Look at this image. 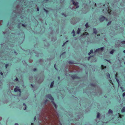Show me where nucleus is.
I'll return each instance as SVG.
<instances>
[{"instance_id": "f257e3e1", "label": "nucleus", "mask_w": 125, "mask_h": 125, "mask_svg": "<svg viewBox=\"0 0 125 125\" xmlns=\"http://www.w3.org/2000/svg\"><path fill=\"white\" fill-rule=\"evenodd\" d=\"M46 97L49 98L50 100H51V102H53V101L54 99L53 98L52 96L50 94H48L46 95Z\"/></svg>"}, {"instance_id": "f03ea898", "label": "nucleus", "mask_w": 125, "mask_h": 125, "mask_svg": "<svg viewBox=\"0 0 125 125\" xmlns=\"http://www.w3.org/2000/svg\"><path fill=\"white\" fill-rule=\"evenodd\" d=\"M99 20L101 22H102L105 20L106 21H107L108 20L105 17L102 15L101 16V17L99 18Z\"/></svg>"}, {"instance_id": "7ed1b4c3", "label": "nucleus", "mask_w": 125, "mask_h": 125, "mask_svg": "<svg viewBox=\"0 0 125 125\" xmlns=\"http://www.w3.org/2000/svg\"><path fill=\"white\" fill-rule=\"evenodd\" d=\"M71 76L73 79V80L79 78V77L77 76L76 74L74 75H72Z\"/></svg>"}, {"instance_id": "20e7f679", "label": "nucleus", "mask_w": 125, "mask_h": 125, "mask_svg": "<svg viewBox=\"0 0 125 125\" xmlns=\"http://www.w3.org/2000/svg\"><path fill=\"white\" fill-rule=\"evenodd\" d=\"M108 6L107 7V10L108 12V13L109 14H111V9H109V4H108Z\"/></svg>"}, {"instance_id": "39448f33", "label": "nucleus", "mask_w": 125, "mask_h": 125, "mask_svg": "<svg viewBox=\"0 0 125 125\" xmlns=\"http://www.w3.org/2000/svg\"><path fill=\"white\" fill-rule=\"evenodd\" d=\"M78 2H74L73 3V4L76 7V8H77L79 7V6L78 5Z\"/></svg>"}, {"instance_id": "423d86ee", "label": "nucleus", "mask_w": 125, "mask_h": 125, "mask_svg": "<svg viewBox=\"0 0 125 125\" xmlns=\"http://www.w3.org/2000/svg\"><path fill=\"white\" fill-rule=\"evenodd\" d=\"M115 75V78L116 79V80L117 82L119 84V81L118 79V78L117 77V73H116V75Z\"/></svg>"}, {"instance_id": "0eeeda50", "label": "nucleus", "mask_w": 125, "mask_h": 125, "mask_svg": "<svg viewBox=\"0 0 125 125\" xmlns=\"http://www.w3.org/2000/svg\"><path fill=\"white\" fill-rule=\"evenodd\" d=\"M93 32L96 34H97V31L96 28L93 29Z\"/></svg>"}, {"instance_id": "6e6552de", "label": "nucleus", "mask_w": 125, "mask_h": 125, "mask_svg": "<svg viewBox=\"0 0 125 125\" xmlns=\"http://www.w3.org/2000/svg\"><path fill=\"white\" fill-rule=\"evenodd\" d=\"M105 75L107 77V78H110V75L109 74L107 73H106L105 74Z\"/></svg>"}, {"instance_id": "1a4fd4ad", "label": "nucleus", "mask_w": 125, "mask_h": 125, "mask_svg": "<svg viewBox=\"0 0 125 125\" xmlns=\"http://www.w3.org/2000/svg\"><path fill=\"white\" fill-rule=\"evenodd\" d=\"M89 34L87 32H85L84 33H83L81 35V36H83L84 35H88Z\"/></svg>"}, {"instance_id": "9d476101", "label": "nucleus", "mask_w": 125, "mask_h": 125, "mask_svg": "<svg viewBox=\"0 0 125 125\" xmlns=\"http://www.w3.org/2000/svg\"><path fill=\"white\" fill-rule=\"evenodd\" d=\"M54 83V81H53L52 82H51V83L50 86V87L51 88H52V87Z\"/></svg>"}, {"instance_id": "9b49d317", "label": "nucleus", "mask_w": 125, "mask_h": 125, "mask_svg": "<svg viewBox=\"0 0 125 125\" xmlns=\"http://www.w3.org/2000/svg\"><path fill=\"white\" fill-rule=\"evenodd\" d=\"M121 112L122 113L125 112V107H123L122 109Z\"/></svg>"}, {"instance_id": "f8f14e48", "label": "nucleus", "mask_w": 125, "mask_h": 125, "mask_svg": "<svg viewBox=\"0 0 125 125\" xmlns=\"http://www.w3.org/2000/svg\"><path fill=\"white\" fill-rule=\"evenodd\" d=\"M81 31L80 29L79 28H78L77 30V33L78 34H79Z\"/></svg>"}, {"instance_id": "ddd939ff", "label": "nucleus", "mask_w": 125, "mask_h": 125, "mask_svg": "<svg viewBox=\"0 0 125 125\" xmlns=\"http://www.w3.org/2000/svg\"><path fill=\"white\" fill-rule=\"evenodd\" d=\"M115 50L114 49H112L111 50L110 52V53L111 54H113V53L114 52Z\"/></svg>"}, {"instance_id": "4468645a", "label": "nucleus", "mask_w": 125, "mask_h": 125, "mask_svg": "<svg viewBox=\"0 0 125 125\" xmlns=\"http://www.w3.org/2000/svg\"><path fill=\"white\" fill-rule=\"evenodd\" d=\"M101 66L102 70H104V69H106V66H104L103 65H102Z\"/></svg>"}, {"instance_id": "2eb2a0df", "label": "nucleus", "mask_w": 125, "mask_h": 125, "mask_svg": "<svg viewBox=\"0 0 125 125\" xmlns=\"http://www.w3.org/2000/svg\"><path fill=\"white\" fill-rule=\"evenodd\" d=\"M104 48L103 47H102L101 48H99V49H99V51L102 52Z\"/></svg>"}, {"instance_id": "dca6fc26", "label": "nucleus", "mask_w": 125, "mask_h": 125, "mask_svg": "<svg viewBox=\"0 0 125 125\" xmlns=\"http://www.w3.org/2000/svg\"><path fill=\"white\" fill-rule=\"evenodd\" d=\"M18 87L17 86H16V87L14 89V91L15 92H16L18 91Z\"/></svg>"}, {"instance_id": "f3484780", "label": "nucleus", "mask_w": 125, "mask_h": 125, "mask_svg": "<svg viewBox=\"0 0 125 125\" xmlns=\"http://www.w3.org/2000/svg\"><path fill=\"white\" fill-rule=\"evenodd\" d=\"M52 102L55 108H57V105L55 104V103L54 101H53V102Z\"/></svg>"}, {"instance_id": "a211bd4d", "label": "nucleus", "mask_w": 125, "mask_h": 125, "mask_svg": "<svg viewBox=\"0 0 125 125\" xmlns=\"http://www.w3.org/2000/svg\"><path fill=\"white\" fill-rule=\"evenodd\" d=\"M19 87H18V91L19 92H20V93L19 94V96H21V89L19 88Z\"/></svg>"}, {"instance_id": "6ab92c4d", "label": "nucleus", "mask_w": 125, "mask_h": 125, "mask_svg": "<svg viewBox=\"0 0 125 125\" xmlns=\"http://www.w3.org/2000/svg\"><path fill=\"white\" fill-rule=\"evenodd\" d=\"M113 113L111 109H109L108 110V113L109 114H112Z\"/></svg>"}, {"instance_id": "aec40b11", "label": "nucleus", "mask_w": 125, "mask_h": 125, "mask_svg": "<svg viewBox=\"0 0 125 125\" xmlns=\"http://www.w3.org/2000/svg\"><path fill=\"white\" fill-rule=\"evenodd\" d=\"M100 115V113H98L97 114V118H99Z\"/></svg>"}, {"instance_id": "412c9836", "label": "nucleus", "mask_w": 125, "mask_h": 125, "mask_svg": "<svg viewBox=\"0 0 125 125\" xmlns=\"http://www.w3.org/2000/svg\"><path fill=\"white\" fill-rule=\"evenodd\" d=\"M118 115H119V117L120 118H121L122 117L124 116L123 115L120 114L119 113H118Z\"/></svg>"}, {"instance_id": "4be33fe9", "label": "nucleus", "mask_w": 125, "mask_h": 125, "mask_svg": "<svg viewBox=\"0 0 125 125\" xmlns=\"http://www.w3.org/2000/svg\"><path fill=\"white\" fill-rule=\"evenodd\" d=\"M85 26L86 28H88L89 27V25L87 23L85 25Z\"/></svg>"}, {"instance_id": "5701e85b", "label": "nucleus", "mask_w": 125, "mask_h": 125, "mask_svg": "<svg viewBox=\"0 0 125 125\" xmlns=\"http://www.w3.org/2000/svg\"><path fill=\"white\" fill-rule=\"evenodd\" d=\"M99 49H99V48L96 49L95 51V52H99V51H100L99 50Z\"/></svg>"}, {"instance_id": "b1692460", "label": "nucleus", "mask_w": 125, "mask_h": 125, "mask_svg": "<svg viewBox=\"0 0 125 125\" xmlns=\"http://www.w3.org/2000/svg\"><path fill=\"white\" fill-rule=\"evenodd\" d=\"M68 63L69 64H73L74 63L73 62H72L71 61H69L68 62Z\"/></svg>"}, {"instance_id": "393cba45", "label": "nucleus", "mask_w": 125, "mask_h": 125, "mask_svg": "<svg viewBox=\"0 0 125 125\" xmlns=\"http://www.w3.org/2000/svg\"><path fill=\"white\" fill-rule=\"evenodd\" d=\"M112 21H109L107 24V26H108L110 25Z\"/></svg>"}, {"instance_id": "a878e982", "label": "nucleus", "mask_w": 125, "mask_h": 125, "mask_svg": "<svg viewBox=\"0 0 125 125\" xmlns=\"http://www.w3.org/2000/svg\"><path fill=\"white\" fill-rule=\"evenodd\" d=\"M9 64H7L5 65V68H7L8 67V66H9Z\"/></svg>"}, {"instance_id": "bb28decb", "label": "nucleus", "mask_w": 125, "mask_h": 125, "mask_svg": "<svg viewBox=\"0 0 125 125\" xmlns=\"http://www.w3.org/2000/svg\"><path fill=\"white\" fill-rule=\"evenodd\" d=\"M94 56V55H92L91 56H89V57H88V60H89V59H90L92 57H93Z\"/></svg>"}, {"instance_id": "cd10ccee", "label": "nucleus", "mask_w": 125, "mask_h": 125, "mask_svg": "<svg viewBox=\"0 0 125 125\" xmlns=\"http://www.w3.org/2000/svg\"><path fill=\"white\" fill-rule=\"evenodd\" d=\"M109 82H110V83L111 84H112L113 85V84L112 82V81L111 80H110V79L109 80Z\"/></svg>"}, {"instance_id": "c85d7f7f", "label": "nucleus", "mask_w": 125, "mask_h": 125, "mask_svg": "<svg viewBox=\"0 0 125 125\" xmlns=\"http://www.w3.org/2000/svg\"><path fill=\"white\" fill-rule=\"evenodd\" d=\"M22 26L24 27H25L26 26V25H25L24 24H22Z\"/></svg>"}, {"instance_id": "c756f323", "label": "nucleus", "mask_w": 125, "mask_h": 125, "mask_svg": "<svg viewBox=\"0 0 125 125\" xmlns=\"http://www.w3.org/2000/svg\"><path fill=\"white\" fill-rule=\"evenodd\" d=\"M23 105L24 106H26V107L24 109V110H25L26 109V105L25 104V103H23Z\"/></svg>"}, {"instance_id": "7c9ffc66", "label": "nucleus", "mask_w": 125, "mask_h": 125, "mask_svg": "<svg viewBox=\"0 0 125 125\" xmlns=\"http://www.w3.org/2000/svg\"><path fill=\"white\" fill-rule=\"evenodd\" d=\"M121 43L123 44H125V41L121 42Z\"/></svg>"}, {"instance_id": "2f4dec72", "label": "nucleus", "mask_w": 125, "mask_h": 125, "mask_svg": "<svg viewBox=\"0 0 125 125\" xmlns=\"http://www.w3.org/2000/svg\"><path fill=\"white\" fill-rule=\"evenodd\" d=\"M91 53H93V51L92 50H90V52Z\"/></svg>"}, {"instance_id": "473e14b6", "label": "nucleus", "mask_w": 125, "mask_h": 125, "mask_svg": "<svg viewBox=\"0 0 125 125\" xmlns=\"http://www.w3.org/2000/svg\"><path fill=\"white\" fill-rule=\"evenodd\" d=\"M37 69H36V68H34L33 69V71H37Z\"/></svg>"}, {"instance_id": "72a5a7b5", "label": "nucleus", "mask_w": 125, "mask_h": 125, "mask_svg": "<svg viewBox=\"0 0 125 125\" xmlns=\"http://www.w3.org/2000/svg\"><path fill=\"white\" fill-rule=\"evenodd\" d=\"M56 64H55L54 65V68L55 69L57 70V69L56 68L55 66H56Z\"/></svg>"}, {"instance_id": "f704fd0d", "label": "nucleus", "mask_w": 125, "mask_h": 125, "mask_svg": "<svg viewBox=\"0 0 125 125\" xmlns=\"http://www.w3.org/2000/svg\"><path fill=\"white\" fill-rule=\"evenodd\" d=\"M48 101V100L47 99H46L45 100V103H46Z\"/></svg>"}, {"instance_id": "c9c22d12", "label": "nucleus", "mask_w": 125, "mask_h": 125, "mask_svg": "<svg viewBox=\"0 0 125 125\" xmlns=\"http://www.w3.org/2000/svg\"><path fill=\"white\" fill-rule=\"evenodd\" d=\"M122 95H123V97L125 96V92L123 93V94Z\"/></svg>"}, {"instance_id": "e433bc0d", "label": "nucleus", "mask_w": 125, "mask_h": 125, "mask_svg": "<svg viewBox=\"0 0 125 125\" xmlns=\"http://www.w3.org/2000/svg\"><path fill=\"white\" fill-rule=\"evenodd\" d=\"M15 80L17 81H18L19 80L18 79L17 77L16 78Z\"/></svg>"}, {"instance_id": "4c0bfd02", "label": "nucleus", "mask_w": 125, "mask_h": 125, "mask_svg": "<svg viewBox=\"0 0 125 125\" xmlns=\"http://www.w3.org/2000/svg\"><path fill=\"white\" fill-rule=\"evenodd\" d=\"M75 33V32L74 31V30H73V31H72V33Z\"/></svg>"}, {"instance_id": "58836bf2", "label": "nucleus", "mask_w": 125, "mask_h": 125, "mask_svg": "<svg viewBox=\"0 0 125 125\" xmlns=\"http://www.w3.org/2000/svg\"><path fill=\"white\" fill-rule=\"evenodd\" d=\"M36 118V116H35L34 117V121H35Z\"/></svg>"}, {"instance_id": "ea45409f", "label": "nucleus", "mask_w": 125, "mask_h": 125, "mask_svg": "<svg viewBox=\"0 0 125 125\" xmlns=\"http://www.w3.org/2000/svg\"><path fill=\"white\" fill-rule=\"evenodd\" d=\"M73 36L74 37L75 36V33H73Z\"/></svg>"}, {"instance_id": "a19ab883", "label": "nucleus", "mask_w": 125, "mask_h": 125, "mask_svg": "<svg viewBox=\"0 0 125 125\" xmlns=\"http://www.w3.org/2000/svg\"><path fill=\"white\" fill-rule=\"evenodd\" d=\"M37 11H39V8L38 7L37 9Z\"/></svg>"}, {"instance_id": "79ce46f5", "label": "nucleus", "mask_w": 125, "mask_h": 125, "mask_svg": "<svg viewBox=\"0 0 125 125\" xmlns=\"http://www.w3.org/2000/svg\"><path fill=\"white\" fill-rule=\"evenodd\" d=\"M0 74L2 76L3 75V73L1 72H0Z\"/></svg>"}, {"instance_id": "37998d69", "label": "nucleus", "mask_w": 125, "mask_h": 125, "mask_svg": "<svg viewBox=\"0 0 125 125\" xmlns=\"http://www.w3.org/2000/svg\"><path fill=\"white\" fill-rule=\"evenodd\" d=\"M45 12H46V13H48V11L47 10H46V11H45Z\"/></svg>"}, {"instance_id": "c03bdc74", "label": "nucleus", "mask_w": 125, "mask_h": 125, "mask_svg": "<svg viewBox=\"0 0 125 125\" xmlns=\"http://www.w3.org/2000/svg\"><path fill=\"white\" fill-rule=\"evenodd\" d=\"M71 1L73 2V3L74 2V0H71Z\"/></svg>"}, {"instance_id": "a18cd8bd", "label": "nucleus", "mask_w": 125, "mask_h": 125, "mask_svg": "<svg viewBox=\"0 0 125 125\" xmlns=\"http://www.w3.org/2000/svg\"><path fill=\"white\" fill-rule=\"evenodd\" d=\"M91 54V53L90 52H89L88 54L89 55H90Z\"/></svg>"}, {"instance_id": "49530a36", "label": "nucleus", "mask_w": 125, "mask_h": 125, "mask_svg": "<svg viewBox=\"0 0 125 125\" xmlns=\"http://www.w3.org/2000/svg\"><path fill=\"white\" fill-rule=\"evenodd\" d=\"M66 42H65L62 45V46H63L65 44Z\"/></svg>"}, {"instance_id": "de8ad7c7", "label": "nucleus", "mask_w": 125, "mask_h": 125, "mask_svg": "<svg viewBox=\"0 0 125 125\" xmlns=\"http://www.w3.org/2000/svg\"><path fill=\"white\" fill-rule=\"evenodd\" d=\"M15 125H18V123H15Z\"/></svg>"}, {"instance_id": "09e8293b", "label": "nucleus", "mask_w": 125, "mask_h": 125, "mask_svg": "<svg viewBox=\"0 0 125 125\" xmlns=\"http://www.w3.org/2000/svg\"><path fill=\"white\" fill-rule=\"evenodd\" d=\"M91 86H94V84H91Z\"/></svg>"}, {"instance_id": "8fccbe9b", "label": "nucleus", "mask_w": 125, "mask_h": 125, "mask_svg": "<svg viewBox=\"0 0 125 125\" xmlns=\"http://www.w3.org/2000/svg\"><path fill=\"white\" fill-rule=\"evenodd\" d=\"M49 0H44V1H48Z\"/></svg>"}, {"instance_id": "3c124183", "label": "nucleus", "mask_w": 125, "mask_h": 125, "mask_svg": "<svg viewBox=\"0 0 125 125\" xmlns=\"http://www.w3.org/2000/svg\"><path fill=\"white\" fill-rule=\"evenodd\" d=\"M123 52L124 53H125V50H124L123 51Z\"/></svg>"}, {"instance_id": "603ef678", "label": "nucleus", "mask_w": 125, "mask_h": 125, "mask_svg": "<svg viewBox=\"0 0 125 125\" xmlns=\"http://www.w3.org/2000/svg\"><path fill=\"white\" fill-rule=\"evenodd\" d=\"M44 10V11H46V9H43Z\"/></svg>"}, {"instance_id": "864d4df0", "label": "nucleus", "mask_w": 125, "mask_h": 125, "mask_svg": "<svg viewBox=\"0 0 125 125\" xmlns=\"http://www.w3.org/2000/svg\"><path fill=\"white\" fill-rule=\"evenodd\" d=\"M44 10V11H46V9H43Z\"/></svg>"}, {"instance_id": "5fc2aeb1", "label": "nucleus", "mask_w": 125, "mask_h": 125, "mask_svg": "<svg viewBox=\"0 0 125 125\" xmlns=\"http://www.w3.org/2000/svg\"><path fill=\"white\" fill-rule=\"evenodd\" d=\"M33 125V123H31V125Z\"/></svg>"}, {"instance_id": "6e6d98bb", "label": "nucleus", "mask_w": 125, "mask_h": 125, "mask_svg": "<svg viewBox=\"0 0 125 125\" xmlns=\"http://www.w3.org/2000/svg\"><path fill=\"white\" fill-rule=\"evenodd\" d=\"M31 86L32 87H33V85H32V84H31Z\"/></svg>"}, {"instance_id": "4d7b16f0", "label": "nucleus", "mask_w": 125, "mask_h": 125, "mask_svg": "<svg viewBox=\"0 0 125 125\" xmlns=\"http://www.w3.org/2000/svg\"><path fill=\"white\" fill-rule=\"evenodd\" d=\"M100 35V34H97V36H98Z\"/></svg>"}, {"instance_id": "13d9d810", "label": "nucleus", "mask_w": 125, "mask_h": 125, "mask_svg": "<svg viewBox=\"0 0 125 125\" xmlns=\"http://www.w3.org/2000/svg\"><path fill=\"white\" fill-rule=\"evenodd\" d=\"M58 79H60V77H59H59H58Z\"/></svg>"}, {"instance_id": "bf43d9fd", "label": "nucleus", "mask_w": 125, "mask_h": 125, "mask_svg": "<svg viewBox=\"0 0 125 125\" xmlns=\"http://www.w3.org/2000/svg\"><path fill=\"white\" fill-rule=\"evenodd\" d=\"M95 6H96V3H95Z\"/></svg>"}, {"instance_id": "052dcab7", "label": "nucleus", "mask_w": 125, "mask_h": 125, "mask_svg": "<svg viewBox=\"0 0 125 125\" xmlns=\"http://www.w3.org/2000/svg\"><path fill=\"white\" fill-rule=\"evenodd\" d=\"M124 64H125V62H124Z\"/></svg>"}, {"instance_id": "680f3d73", "label": "nucleus", "mask_w": 125, "mask_h": 125, "mask_svg": "<svg viewBox=\"0 0 125 125\" xmlns=\"http://www.w3.org/2000/svg\"><path fill=\"white\" fill-rule=\"evenodd\" d=\"M62 14L63 15H64L63 14H63Z\"/></svg>"}, {"instance_id": "e2e57ef3", "label": "nucleus", "mask_w": 125, "mask_h": 125, "mask_svg": "<svg viewBox=\"0 0 125 125\" xmlns=\"http://www.w3.org/2000/svg\"><path fill=\"white\" fill-rule=\"evenodd\" d=\"M68 42V41H66V42Z\"/></svg>"}, {"instance_id": "0e129e2a", "label": "nucleus", "mask_w": 125, "mask_h": 125, "mask_svg": "<svg viewBox=\"0 0 125 125\" xmlns=\"http://www.w3.org/2000/svg\"><path fill=\"white\" fill-rule=\"evenodd\" d=\"M65 53V52H64V53Z\"/></svg>"}, {"instance_id": "69168bd1", "label": "nucleus", "mask_w": 125, "mask_h": 125, "mask_svg": "<svg viewBox=\"0 0 125 125\" xmlns=\"http://www.w3.org/2000/svg\"><path fill=\"white\" fill-rule=\"evenodd\" d=\"M60 125H62V124H61Z\"/></svg>"}, {"instance_id": "338daca9", "label": "nucleus", "mask_w": 125, "mask_h": 125, "mask_svg": "<svg viewBox=\"0 0 125 125\" xmlns=\"http://www.w3.org/2000/svg\"><path fill=\"white\" fill-rule=\"evenodd\" d=\"M86 31L85 30V31Z\"/></svg>"}, {"instance_id": "774afa93", "label": "nucleus", "mask_w": 125, "mask_h": 125, "mask_svg": "<svg viewBox=\"0 0 125 125\" xmlns=\"http://www.w3.org/2000/svg\"><path fill=\"white\" fill-rule=\"evenodd\" d=\"M105 4H104V6Z\"/></svg>"}]
</instances>
